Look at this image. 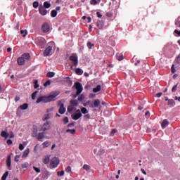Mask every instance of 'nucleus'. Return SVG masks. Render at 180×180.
I'll list each match as a JSON object with an SVG mask.
<instances>
[{"instance_id": "obj_52", "label": "nucleus", "mask_w": 180, "mask_h": 180, "mask_svg": "<svg viewBox=\"0 0 180 180\" xmlns=\"http://www.w3.org/2000/svg\"><path fill=\"white\" fill-rule=\"evenodd\" d=\"M51 84V82H50V80H47L44 84V86H49V85H50Z\"/></svg>"}, {"instance_id": "obj_27", "label": "nucleus", "mask_w": 180, "mask_h": 180, "mask_svg": "<svg viewBox=\"0 0 180 180\" xmlns=\"http://www.w3.org/2000/svg\"><path fill=\"white\" fill-rule=\"evenodd\" d=\"M37 128H36V127H34V129H33V131H32V137H37V136H38V134H37Z\"/></svg>"}, {"instance_id": "obj_58", "label": "nucleus", "mask_w": 180, "mask_h": 180, "mask_svg": "<svg viewBox=\"0 0 180 180\" xmlns=\"http://www.w3.org/2000/svg\"><path fill=\"white\" fill-rule=\"evenodd\" d=\"M66 172H71V167L68 166L65 168Z\"/></svg>"}, {"instance_id": "obj_18", "label": "nucleus", "mask_w": 180, "mask_h": 180, "mask_svg": "<svg viewBox=\"0 0 180 180\" xmlns=\"http://www.w3.org/2000/svg\"><path fill=\"white\" fill-rule=\"evenodd\" d=\"M17 61H18V65H23V64H25L26 60L21 56L17 59Z\"/></svg>"}, {"instance_id": "obj_34", "label": "nucleus", "mask_w": 180, "mask_h": 180, "mask_svg": "<svg viewBox=\"0 0 180 180\" xmlns=\"http://www.w3.org/2000/svg\"><path fill=\"white\" fill-rule=\"evenodd\" d=\"M175 25L176 27H180V17H179L175 21Z\"/></svg>"}, {"instance_id": "obj_41", "label": "nucleus", "mask_w": 180, "mask_h": 180, "mask_svg": "<svg viewBox=\"0 0 180 180\" xmlns=\"http://www.w3.org/2000/svg\"><path fill=\"white\" fill-rule=\"evenodd\" d=\"M83 169H85V171H89V169H91V167L88 165H84Z\"/></svg>"}, {"instance_id": "obj_12", "label": "nucleus", "mask_w": 180, "mask_h": 180, "mask_svg": "<svg viewBox=\"0 0 180 180\" xmlns=\"http://www.w3.org/2000/svg\"><path fill=\"white\" fill-rule=\"evenodd\" d=\"M6 167L9 171H12V167H11V155H8L6 159Z\"/></svg>"}, {"instance_id": "obj_47", "label": "nucleus", "mask_w": 180, "mask_h": 180, "mask_svg": "<svg viewBox=\"0 0 180 180\" xmlns=\"http://www.w3.org/2000/svg\"><path fill=\"white\" fill-rule=\"evenodd\" d=\"M22 168H27L29 167V163L28 162H25L21 165Z\"/></svg>"}, {"instance_id": "obj_1", "label": "nucleus", "mask_w": 180, "mask_h": 180, "mask_svg": "<svg viewBox=\"0 0 180 180\" xmlns=\"http://www.w3.org/2000/svg\"><path fill=\"white\" fill-rule=\"evenodd\" d=\"M58 96V93H53V94H51L49 96H41L39 98L37 99L36 103H49V102H54V98H57Z\"/></svg>"}, {"instance_id": "obj_30", "label": "nucleus", "mask_w": 180, "mask_h": 180, "mask_svg": "<svg viewBox=\"0 0 180 180\" xmlns=\"http://www.w3.org/2000/svg\"><path fill=\"white\" fill-rule=\"evenodd\" d=\"M54 75H56V73H54L53 72H49L47 74H46V77L48 78H53V77H54Z\"/></svg>"}, {"instance_id": "obj_11", "label": "nucleus", "mask_w": 180, "mask_h": 180, "mask_svg": "<svg viewBox=\"0 0 180 180\" xmlns=\"http://www.w3.org/2000/svg\"><path fill=\"white\" fill-rule=\"evenodd\" d=\"M39 12L42 15V16H46V15H47V10H46L43 6H39Z\"/></svg>"}, {"instance_id": "obj_36", "label": "nucleus", "mask_w": 180, "mask_h": 180, "mask_svg": "<svg viewBox=\"0 0 180 180\" xmlns=\"http://www.w3.org/2000/svg\"><path fill=\"white\" fill-rule=\"evenodd\" d=\"M98 2H101V0H91V5H98Z\"/></svg>"}, {"instance_id": "obj_22", "label": "nucleus", "mask_w": 180, "mask_h": 180, "mask_svg": "<svg viewBox=\"0 0 180 180\" xmlns=\"http://www.w3.org/2000/svg\"><path fill=\"white\" fill-rule=\"evenodd\" d=\"M25 61L26 60H30V54L23 53L21 56Z\"/></svg>"}, {"instance_id": "obj_40", "label": "nucleus", "mask_w": 180, "mask_h": 180, "mask_svg": "<svg viewBox=\"0 0 180 180\" xmlns=\"http://www.w3.org/2000/svg\"><path fill=\"white\" fill-rule=\"evenodd\" d=\"M51 16H52V18H56V16H57V11L56 10H52Z\"/></svg>"}, {"instance_id": "obj_15", "label": "nucleus", "mask_w": 180, "mask_h": 180, "mask_svg": "<svg viewBox=\"0 0 180 180\" xmlns=\"http://www.w3.org/2000/svg\"><path fill=\"white\" fill-rule=\"evenodd\" d=\"M53 117V114L51 113H48L44 115L42 120L43 122H46V120H49V119H51Z\"/></svg>"}, {"instance_id": "obj_23", "label": "nucleus", "mask_w": 180, "mask_h": 180, "mask_svg": "<svg viewBox=\"0 0 180 180\" xmlns=\"http://www.w3.org/2000/svg\"><path fill=\"white\" fill-rule=\"evenodd\" d=\"M70 105L72 106H74L75 108H77V106H78V101H77V100H71L70 101Z\"/></svg>"}, {"instance_id": "obj_5", "label": "nucleus", "mask_w": 180, "mask_h": 180, "mask_svg": "<svg viewBox=\"0 0 180 180\" xmlns=\"http://www.w3.org/2000/svg\"><path fill=\"white\" fill-rule=\"evenodd\" d=\"M58 106H59L58 113H60V115H64L66 110V109L64 108V103H63L61 101H58Z\"/></svg>"}, {"instance_id": "obj_10", "label": "nucleus", "mask_w": 180, "mask_h": 180, "mask_svg": "<svg viewBox=\"0 0 180 180\" xmlns=\"http://www.w3.org/2000/svg\"><path fill=\"white\" fill-rule=\"evenodd\" d=\"M53 51V47L49 46L44 52V57H47V56H50L51 54V51Z\"/></svg>"}, {"instance_id": "obj_6", "label": "nucleus", "mask_w": 180, "mask_h": 180, "mask_svg": "<svg viewBox=\"0 0 180 180\" xmlns=\"http://www.w3.org/2000/svg\"><path fill=\"white\" fill-rule=\"evenodd\" d=\"M69 59L70 61H72L73 65L75 67H77V65H78V56H77V55L70 56L69 57Z\"/></svg>"}, {"instance_id": "obj_63", "label": "nucleus", "mask_w": 180, "mask_h": 180, "mask_svg": "<svg viewBox=\"0 0 180 180\" xmlns=\"http://www.w3.org/2000/svg\"><path fill=\"white\" fill-rule=\"evenodd\" d=\"M78 101H79V102H81V101H82V99H84V96H79V97H78Z\"/></svg>"}, {"instance_id": "obj_57", "label": "nucleus", "mask_w": 180, "mask_h": 180, "mask_svg": "<svg viewBox=\"0 0 180 180\" xmlns=\"http://www.w3.org/2000/svg\"><path fill=\"white\" fill-rule=\"evenodd\" d=\"M176 88H178V85L176 84L174 85L172 89V92H175V91H176Z\"/></svg>"}, {"instance_id": "obj_62", "label": "nucleus", "mask_w": 180, "mask_h": 180, "mask_svg": "<svg viewBox=\"0 0 180 180\" xmlns=\"http://www.w3.org/2000/svg\"><path fill=\"white\" fill-rule=\"evenodd\" d=\"M91 101H88L86 103L84 104V106H87L88 105H91Z\"/></svg>"}, {"instance_id": "obj_26", "label": "nucleus", "mask_w": 180, "mask_h": 180, "mask_svg": "<svg viewBox=\"0 0 180 180\" xmlns=\"http://www.w3.org/2000/svg\"><path fill=\"white\" fill-rule=\"evenodd\" d=\"M51 6V4H50V2L49 1H45L44 3V6L43 7L45 8V9H49V8H50Z\"/></svg>"}, {"instance_id": "obj_7", "label": "nucleus", "mask_w": 180, "mask_h": 180, "mask_svg": "<svg viewBox=\"0 0 180 180\" xmlns=\"http://www.w3.org/2000/svg\"><path fill=\"white\" fill-rule=\"evenodd\" d=\"M37 43L39 44L41 47H43V46H46V39L43 37H39L36 39Z\"/></svg>"}, {"instance_id": "obj_38", "label": "nucleus", "mask_w": 180, "mask_h": 180, "mask_svg": "<svg viewBox=\"0 0 180 180\" xmlns=\"http://www.w3.org/2000/svg\"><path fill=\"white\" fill-rule=\"evenodd\" d=\"M34 89H37V88H39V81L34 80Z\"/></svg>"}, {"instance_id": "obj_59", "label": "nucleus", "mask_w": 180, "mask_h": 180, "mask_svg": "<svg viewBox=\"0 0 180 180\" xmlns=\"http://www.w3.org/2000/svg\"><path fill=\"white\" fill-rule=\"evenodd\" d=\"M24 148H25V146H23V144L20 143L19 150H20L22 151V150H24Z\"/></svg>"}, {"instance_id": "obj_4", "label": "nucleus", "mask_w": 180, "mask_h": 180, "mask_svg": "<svg viewBox=\"0 0 180 180\" xmlns=\"http://www.w3.org/2000/svg\"><path fill=\"white\" fill-rule=\"evenodd\" d=\"M58 164H60L58 158L55 157L51 160L50 165L51 168H57V167H58Z\"/></svg>"}, {"instance_id": "obj_24", "label": "nucleus", "mask_w": 180, "mask_h": 180, "mask_svg": "<svg viewBox=\"0 0 180 180\" xmlns=\"http://www.w3.org/2000/svg\"><path fill=\"white\" fill-rule=\"evenodd\" d=\"M29 153H30V150L29 148H27V150H25L24 151L22 158H26V157H27L29 155Z\"/></svg>"}, {"instance_id": "obj_20", "label": "nucleus", "mask_w": 180, "mask_h": 180, "mask_svg": "<svg viewBox=\"0 0 180 180\" xmlns=\"http://www.w3.org/2000/svg\"><path fill=\"white\" fill-rule=\"evenodd\" d=\"M96 26L98 29H103V22L98 20L96 22Z\"/></svg>"}, {"instance_id": "obj_25", "label": "nucleus", "mask_w": 180, "mask_h": 180, "mask_svg": "<svg viewBox=\"0 0 180 180\" xmlns=\"http://www.w3.org/2000/svg\"><path fill=\"white\" fill-rule=\"evenodd\" d=\"M65 81L68 83V85H69V86H71V85H72V81L71 80V78L68 77L65 78Z\"/></svg>"}, {"instance_id": "obj_13", "label": "nucleus", "mask_w": 180, "mask_h": 180, "mask_svg": "<svg viewBox=\"0 0 180 180\" xmlns=\"http://www.w3.org/2000/svg\"><path fill=\"white\" fill-rule=\"evenodd\" d=\"M50 157H51V155H47L43 158L42 162L45 164V165L50 163Z\"/></svg>"}, {"instance_id": "obj_29", "label": "nucleus", "mask_w": 180, "mask_h": 180, "mask_svg": "<svg viewBox=\"0 0 180 180\" xmlns=\"http://www.w3.org/2000/svg\"><path fill=\"white\" fill-rule=\"evenodd\" d=\"M21 110H26L27 108H29V105L27 103H24L20 106Z\"/></svg>"}, {"instance_id": "obj_50", "label": "nucleus", "mask_w": 180, "mask_h": 180, "mask_svg": "<svg viewBox=\"0 0 180 180\" xmlns=\"http://www.w3.org/2000/svg\"><path fill=\"white\" fill-rule=\"evenodd\" d=\"M19 158H20V155H15V158H14V161L15 162H18L19 161Z\"/></svg>"}, {"instance_id": "obj_19", "label": "nucleus", "mask_w": 180, "mask_h": 180, "mask_svg": "<svg viewBox=\"0 0 180 180\" xmlns=\"http://www.w3.org/2000/svg\"><path fill=\"white\" fill-rule=\"evenodd\" d=\"M168 124H169V122L168 121V120H164L161 124L162 129H165V127H167Z\"/></svg>"}, {"instance_id": "obj_35", "label": "nucleus", "mask_w": 180, "mask_h": 180, "mask_svg": "<svg viewBox=\"0 0 180 180\" xmlns=\"http://www.w3.org/2000/svg\"><path fill=\"white\" fill-rule=\"evenodd\" d=\"M75 109V107L72 105L71 104L68 107V112H72Z\"/></svg>"}, {"instance_id": "obj_3", "label": "nucleus", "mask_w": 180, "mask_h": 180, "mask_svg": "<svg viewBox=\"0 0 180 180\" xmlns=\"http://www.w3.org/2000/svg\"><path fill=\"white\" fill-rule=\"evenodd\" d=\"M73 86H75V89H77L75 96H78V95H79L82 92V91H84V88L82 87V84H81V83H79L78 82H75Z\"/></svg>"}, {"instance_id": "obj_14", "label": "nucleus", "mask_w": 180, "mask_h": 180, "mask_svg": "<svg viewBox=\"0 0 180 180\" xmlns=\"http://www.w3.org/2000/svg\"><path fill=\"white\" fill-rule=\"evenodd\" d=\"M99 105H101V101L99 99L94 100V104L90 105V108H99Z\"/></svg>"}, {"instance_id": "obj_43", "label": "nucleus", "mask_w": 180, "mask_h": 180, "mask_svg": "<svg viewBox=\"0 0 180 180\" xmlns=\"http://www.w3.org/2000/svg\"><path fill=\"white\" fill-rule=\"evenodd\" d=\"M32 6L35 8H39V1H34L32 4Z\"/></svg>"}, {"instance_id": "obj_55", "label": "nucleus", "mask_w": 180, "mask_h": 180, "mask_svg": "<svg viewBox=\"0 0 180 180\" xmlns=\"http://www.w3.org/2000/svg\"><path fill=\"white\" fill-rule=\"evenodd\" d=\"M176 72V70H175V65H172V74H175Z\"/></svg>"}, {"instance_id": "obj_56", "label": "nucleus", "mask_w": 180, "mask_h": 180, "mask_svg": "<svg viewBox=\"0 0 180 180\" xmlns=\"http://www.w3.org/2000/svg\"><path fill=\"white\" fill-rule=\"evenodd\" d=\"M8 134L9 139H13L15 137V135L13 134V132H10Z\"/></svg>"}, {"instance_id": "obj_54", "label": "nucleus", "mask_w": 180, "mask_h": 180, "mask_svg": "<svg viewBox=\"0 0 180 180\" xmlns=\"http://www.w3.org/2000/svg\"><path fill=\"white\" fill-rule=\"evenodd\" d=\"M53 110H54V107H51L50 108H48L46 112H47V113H51V112H53Z\"/></svg>"}, {"instance_id": "obj_46", "label": "nucleus", "mask_w": 180, "mask_h": 180, "mask_svg": "<svg viewBox=\"0 0 180 180\" xmlns=\"http://www.w3.org/2000/svg\"><path fill=\"white\" fill-rule=\"evenodd\" d=\"M33 169L37 172V174H39L41 172L40 168L36 167L35 166L32 167Z\"/></svg>"}, {"instance_id": "obj_45", "label": "nucleus", "mask_w": 180, "mask_h": 180, "mask_svg": "<svg viewBox=\"0 0 180 180\" xmlns=\"http://www.w3.org/2000/svg\"><path fill=\"white\" fill-rule=\"evenodd\" d=\"M64 174H65L64 170H62V171H60V172H57V175H58V176H63V175H64Z\"/></svg>"}, {"instance_id": "obj_48", "label": "nucleus", "mask_w": 180, "mask_h": 180, "mask_svg": "<svg viewBox=\"0 0 180 180\" xmlns=\"http://www.w3.org/2000/svg\"><path fill=\"white\" fill-rule=\"evenodd\" d=\"M37 95V91H36L34 93H32V99H33V100L36 99V96Z\"/></svg>"}, {"instance_id": "obj_61", "label": "nucleus", "mask_w": 180, "mask_h": 180, "mask_svg": "<svg viewBox=\"0 0 180 180\" xmlns=\"http://www.w3.org/2000/svg\"><path fill=\"white\" fill-rule=\"evenodd\" d=\"M174 33H175L176 34H178V36L180 37V31H178V30H175L174 31Z\"/></svg>"}, {"instance_id": "obj_51", "label": "nucleus", "mask_w": 180, "mask_h": 180, "mask_svg": "<svg viewBox=\"0 0 180 180\" xmlns=\"http://www.w3.org/2000/svg\"><path fill=\"white\" fill-rule=\"evenodd\" d=\"M116 131H117V130H116L115 129H112V131H111V132L110 134V136H115V134L116 133Z\"/></svg>"}, {"instance_id": "obj_32", "label": "nucleus", "mask_w": 180, "mask_h": 180, "mask_svg": "<svg viewBox=\"0 0 180 180\" xmlns=\"http://www.w3.org/2000/svg\"><path fill=\"white\" fill-rule=\"evenodd\" d=\"M8 175H9V172L7 171L3 174L1 180H6V178H8Z\"/></svg>"}, {"instance_id": "obj_16", "label": "nucleus", "mask_w": 180, "mask_h": 180, "mask_svg": "<svg viewBox=\"0 0 180 180\" xmlns=\"http://www.w3.org/2000/svg\"><path fill=\"white\" fill-rule=\"evenodd\" d=\"M80 117H82V114L81 112H78L72 115L73 120H78V119Z\"/></svg>"}, {"instance_id": "obj_31", "label": "nucleus", "mask_w": 180, "mask_h": 180, "mask_svg": "<svg viewBox=\"0 0 180 180\" xmlns=\"http://www.w3.org/2000/svg\"><path fill=\"white\" fill-rule=\"evenodd\" d=\"M1 136L2 137H4V139H7V138L8 137V133H6V131H1Z\"/></svg>"}, {"instance_id": "obj_9", "label": "nucleus", "mask_w": 180, "mask_h": 180, "mask_svg": "<svg viewBox=\"0 0 180 180\" xmlns=\"http://www.w3.org/2000/svg\"><path fill=\"white\" fill-rule=\"evenodd\" d=\"M41 30L44 33H47V32L50 31V25L47 22H44L41 26Z\"/></svg>"}, {"instance_id": "obj_60", "label": "nucleus", "mask_w": 180, "mask_h": 180, "mask_svg": "<svg viewBox=\"0 0 180 180\" xmlns=\"http://www.w3.org/2000/svg\"><path fill=\"white\" fill-rule=\"evenodd\" d=\"M124 58L123 57V55L120 56L117 58L118 61H122V60H123Z\"/></svg>"}, {"instance_id": "obj_28", "label": "nucleus", "mask_w": 180, "mask_h": 180, "mask_svg": "<svg viewBox=\"0 0 180 180\" xmlns=\"http://www.w3.org/2000/svg\"><path fill=\"white\" fill-rule=\"evenodd\" d=\"M75 73L77 75H82V74H84V71H82V70H81V68H76Z\"/></svg>"}, {"instance_id": "obj_64", "label": "nucleus", "mask_w": 180, "mask_h": 180, "mask_svg": "<svg viewBox=\"0 0 180 180\" xmlns=\"http://www.w3.org/2000/svg\"><path fill=\"white\" fill-rule=\"evenodd\" d=\"M12 143H13L12 140H11V139H8V140H7V144H8V146H11V144H12Z\"/></svg>"}, {"instance_id": "obj_53", "label": "nucleus", "mask_w": 180, "mask_h": 180, "mask_svg": "<svg viewBox=\"0 0 180 180\" xmlns=\"http://www.w3.org/2000/svg\"><path fill=\"white\" fill-rule=\"evenodd\" d=\"M68 122H70V120L68 119V117H65L64 119H63V122L67 124V123H68Z\"/></svg>"}, {"instance_id": "obj_39", "label": "nucleus", "mask_w": 180, "mask_h": 180, "mask_svg": "<svg viewBox=\"0 0 180 180\" xmlns=\"http://www.w3.org/2000/svg\"><path fill=\"white\" fill-rule=\"evenodd\" d=\"M81 112H82V113H83V115H86V113H88V110H86V108L83 107L81 109Z\"/></svg>"}, {"instance_id": "obj_33", "label": "nucleus", "mask_w": 180, "mask_h": 180, "mask_svg": "<svg viewBox=\"0 0 180 180\" xmlns=\"http://www.w3.org/2000/svg\"><path fill=\"white\" fill-rule=\"evenodd\" d=\"M20 34H22V37H26V36L27 35V30H20Z\"/></svg>"}, {"instance_id": "obj_49", "label": "nucleus", "mask_w": 180, "mask_h": 180, "mask_svg": "<svg viewBox=\"0 0 180 180\" xmlns=\"http://www.w3.org/2000/svg\"><path fill=\"white\" fill-rule=\"evenodd\" d=\"M103 154H105V150L100 149L98 153V155H102Z\"/></svg>"}, {"instance_id": "obj_42", "label": "nucleus", "mask_w": 180, "mask_h": 180, "mask_svg": "<svg viewBox=\"0 0 180 180\" xmlns=\"http://www.w3.org/2000/svg\"><path fill=\"white\" fill-rule=\"evenodd\" d=\"M75 129H67L66 133H70V134H74L75 133Z\"/></svg>"}, {"instance_id": "obj_21", "label": "nucleus", "mask_w": 180, "mask_h": 180, "mask_svg": "<svg viewBox=\"0 0 180 180\" xmlns=\"http://www.w3.org/2000/svg\"><path fill=\"white\" fill-rule=\"evenodd\" d=\"M101 89H102V86L100 84H98L96 88L93 89V92L94 94H96V92H99Z\"/></svg>"}, {"instance_id": "obj_37", "label": "nucleus", "mask_w": 180, "mask_h": 180, "mask_svg": "<svg viewBox=\"0 0 180 180\" xmlns=\"http://www.w3.org/2000/svg\"><path fill=\"white\" fill-rule=\"evenodd\" d=\"M42 146H43L44 148H47V147H49L50 146V143H49V142L48 141H46L45 142H44L42 143Z\"/></svg>"}, {"instance_id": "obj_2", "label": "nucleus", "mask_w": 180, "mask_h": 180, "mask_svg": "<svg viewBox=\"0 0 180 180\" xmlns=\"http://www.w3.org/2000/svg\"><path fill=\"white\" fill-rule=\"evenodd\" d=\"M51 129V122L50 121H46L40 127L39 131H47Z\"/></svg>"}, {"instance_id": "obj_8", "label": "nucleus", "mask_w": 180, "mask_h": 180, "mask_svg": "<svg viewBox=\"0 0 180 180\" xmlns=\"http://www.w3.org/2000/svg\"><path fill=\"white\" fill-rule=\"evenodd\" d=\"M36 139L38 141H43V139H49V136H46L44 132H39Z\"/></svg>"}, {"instance_id": "obj_44", "label": "nucleus", "mask_w": 180, "mask_h": 180, "mask_svg": "<svg viewBox=\"0 0 180 180\" xmlns=\"http://www.w3.org/2000/svg\"><path fill=\"white\" fill-rule=\"evenodd\" d=\"M94 44H91V41H88L87 42V47L88 49H92V47H94Z\"/></svg>"}, {"instance_id": "obj_17", "label": "nucleus", "mask_w": 180, "mask_h": 180, "mask_svg": "<svg viewBox=\"0 0 180 180\" xmlns=\"http://www.w3.org/2000/svg\"><path fill=\"white\" fill-rule=\"evenodd\" d=\"M175 105H176L175 101L173 99L168 100L167 105L169 108H174Z\"/></svg>"}]
</instances>
